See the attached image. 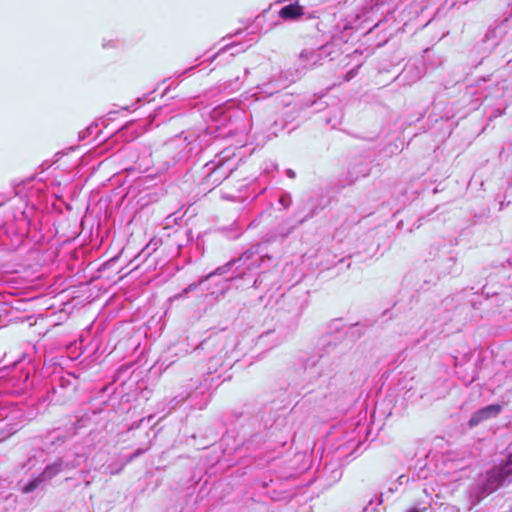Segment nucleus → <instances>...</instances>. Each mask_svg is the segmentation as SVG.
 Segmentation results:
<instances>
[{
  "mask_svg": "<svg viewBox=\"0 0 512 512\" xmlns=\"http://www.w3.org/2000/svg\"><path fill=\"white\" fill-rule=\"evenodd\" d=\"M260 247V244L250 247L238 258L218 267L214 272L200 280L199 283L188 285L182 294H188L200 289L203 295L218 299L230 288L231 283H234L237 288L249 285L255 288L259 287L261 282L260 276H255L261 263L265 259H271L267 254L263 255L260 253Z\"/></svg>",
  "mask_w": 512,
  "mask_h": 512,
  "instance_id": "nucleus-1",
  "label": "nucleus"
},
{
  "mask_svg": "<svg viewBox=\"0 0 512 512\" xmlns=\"http://www.w3.org/2000/svg\"><path fill=\"white\" fill-rule=\"evenodd\" d=\"M238 346L236 336L232 331L222 330L211 334L204 339L195 349L196 353L203 351L207 356V378L212 382L210 374L216 372L219 367L230 364L234 359L232 354Z\"/></svg>",
  "mask_w": 512,
  "mask_h": 512,
  "instance_id": "nucleus-2",
  "label": "nucleus"
},
{
  "mask_svg": "<svg viewBox=\"0 0 512 512\" xmlns=\"http://www.w3.org/2000/svg\"><path fill=\"white\" fill-rule=\"evenodd\" d=\"M512 481V444L508 447L506 461L493 467L484 474H480L469 487V498L473 505L478 504L490 493Z\"/></svg>",
  "mask_w": 512,
  "mask_h": 512,
  "instance_id": "nucleus-3",
  "label": "nucleus"
},
{
  "mask_svg": "<svg viewBox=\"0 0 512 512\" xmlns=\"http://www.w3.org/2000/svg\"><path fill=\"white\" fill-rule=\"evenodd\" d=\"M205 136L182 133L164 144L163 153L171 157L173 164L185 162L203 149L202 137Z\"/></svg>",
  "mask_w": 512,
  "mask_h": 512,
  "instance_id": "nucleus-4",
  "label": "nucleus"
},
{
  "mask_svg": "<svg viewBox=\"0 0 512 512\" xmlns=\"http://www.w3.org/2000/svg\"><path fill=\"white\" fill-rule=\"evenodd\" d=\"M230 156L231 151L225 149L216 155L212 161L206 163L207 176L205 179L208 185L218 186L234 171L235 165L232 163Z\"/></svg>",
  "mask_w": 512,
  "mask_h": 512,
  "instance_id": "nucleus-5",
  "label": "nucleus"
},
{
  "mask_svg": "<svg viewBox=\"0 0 512 512\" xmlns=\"http://www.w3.org/2000/svg\"><path fill=\"white\" fill-rule=\"evenodd\" d=\"M87 459L88 455L84 448L80 451L67 453L62 457L57 458L54 462L46 465L41 472L42 478H44L46 482L50 481L62 472L70 471L79 467L82 463L86 462Z\"/></svg>",
  "mask_w": 512,
  "mask_h": 512,
  "instance_id": "nucleus-6",
  "label": "nucleus"
},
{
  "mask_svg": "<svg viewBox=\"0 0 512 512\" xmlns=\"http://www.w3.org/2000/svg\"><path fill=\"white\" fill-rule=\"evenodd\" d=\"M25 421V415L18 405H0V441L14 434Z\"/></svg>",
  "mask_w": 512,
  "mask_h": 512,
  "instance_id": "nucleus-7",
  "label": "nucleus"
},
{
  "mask_svg": "<svg viewBox=\"0 0 512 512\" xmlns=\"http://www.w3.org/2000/svg\"><path fill=\"white\" fill-rule=\"evenodd\" d=\"M482 294L486 296L487 305L494 307V313L502 318H507L512 313V291H490L487 286L482 288Z\"/></svg>",
  "mask_w": 512,
  "mask_h": 512,
  "instance_id": "nucleus-8",
  "label": "nucleus"
},
{
  "mask_svg": "<svg viewBox=\"0 0 512 512\" xmlns=\"http://www.w3.org/2000/svg\"><path fill=\"white\" fill-rule=\"evenodd\" d=\"M304 378L310 382L327 374L328 359L320 353L305 356L301 360Z\"/></svg>",
  "mask_w": 512,
  "mask_h": 512,
  "instance_id": "nucleus-9",
  "label": "nucleus"
},
{
  "mask_svg": "<svg viewBox=\"0 0 512 512\" xmlns=\"http://www.w3.org/2000/svg\"><path fill=\"white\" fill-rule=\"evenodd\" d=\"M210 388H211L210 379L207 377L203 378V381H201L198 386H195L194 389L192 391H190L189 393H181V394L175 396L174 398H172L169 402V404L171 406L170 410L175 409L178 405L183 403L186 399L190 398L192 401H194V399L200 395L203 397V399H202V403L199 404V408L203 409L204 406H206L208 401L210 400V393H209Z\"/></svg>",
  "mask_w": 512,
  "mask_h": 512,
  "instance_id": "nucleus-10",
  "label": "nucleus"
},
{
  "mask_svg": "<svg viewBox=\"0 0 512 512\" xmlns=\"http://www.w3.org/2000/svg\"><path fill=\"white\" fill-rule=\"evenodd\" d=\"M362 24L363 22H360L359 16H356L353 20L345 19L341 23H338V33L333 35V43H348L353 38L354 33L363 28Z\"/></svg>",
  "mask_w": 512,
  "mask_h": 512,
  "instance_id": "nucleus-11",
  "label": "nucleus"
},
{
  "mask_svg": "<svg viewBox=\"0 0 512 512\" xmlns=\"http://www.w3.org/2000/svg\"><path fill=\"white\" fill-rule=\"evenodd\" d=\"M241 115H245V112L234 109V103L232 101H228L222 106H217L211 111V118L222 126L226 125L228 122L233 126V118L236 119Z\"/></svg>",
  "mask_w": 512,
  "mask_h": 512,
  "instance_id": "nucleus-12",
  "label": "nucleus"
},
{
  "mask_svg": "<svg viewBox=\"0 0 512 512\" xmlns=\"http://www.w3.org/2000/svg\"><path fill=\"white\" fill-rule=\"evenodd\" d=\"M316 209H312L307 215L302 217L301 219L297 220L296 222L291 221L290 219H287L283 222H281L276 228L273 233V235L268 239L270 241L271 239H285L287 238L295 229L297 226L303 224L308 219L312 218L315 215Z\"/></svg>",
  "mask_w": 512,
  "mask_h": 512,
  "instance_id": "nucleus-13",
  "label": "nucleus"
},
{
  "mask_svg": "<svg viewBox=\"0 0 512 512\" xmlns=\"http://www.w3.org/2000/svg\"><path fill=\"white\" fill-rule=\"evenodd\" d=\"M502 411V406L500 404H490L485 406L472 414L469 419L468 425L473 428L479 425L480 423L496 418Z\"/></svg>",
  "mask_w": 512,
  "mask_h": 512,
  "instance_id": "nucleus-14",
  "label": "nucleus"
},
{
  "mask_svg": "<svg viewBox=\"0 0 512 512\" xmlns=\"http://www.w3.org/2000/svg\"><path fill=\"white\" fill-rule=\"evenodd\" d=\"M285 86L286 85L284 83H281L278 80H271L256 86L249 93H251V97L255 100H261L278 93Z\"/></svg>",
  "mask_w": 512,
  "mask_h": 512,
  "instance_id": "nucleus-15",
  "label": "nucleus"
},
{
  "mask_svg": "<svg viewBox=\"0 0 512 512\" xmlns=\"http://www.w3.org/2000/svg\"><path fill=\"white\" fill-rule=\"evenodd\" d=\"M0 379H6L17 390L22 389L29 379V374L26 372H19L16 368L10 369L9 367L0 368Z\"/></svg>",
  "mask_w": 512,
  "mask_h": 512,
  "instance_id": "nucleus-16",
  "label": "nucleus"
},
{
  "mask_svg": "<svg viewBox=\"0 0 512 512\" xmlns=\"http://www.w3.org/2000/svg\"><path fill=\"white\" fill-rule=\"evenodd\" d=\"M329 45L322 46L318 51L304 50L300 55V59L304 62L303 67H312L317 64L321 55L328 53Z\"/></svg>",
  "mask_w": 512,
  "mask_h": 512,
  "instance_id": "nucleus-17",
  "label": "nucleus"
},
{
  "mask_svg": "<svg viewBox=\"0 0 512 512\" xmlns=\"http://www.w3.org/2000/svg\"><path fill=\"white\" fill-rule=\"evenodd\" d=\"M304 14L303 7L298 3H292L282 7L279 16L283 20H297Z\"/></svg>",
  "mask_w": 512,
  "mask_h": 512,
  "instance_id": "nucleus-18",
  "label": "nucleus"
},
{
  "mask_svg": "<svg viewBox=\"0 0 512 512\" xmlns=\"http://www.w3.org/2000/svg\"><path fill=\"white\" fill-rule=\"evenodd\" d=\"M45 482V479L42 478V474L40 473L36 476H33L27 482L20 481L19 486L22 493L28 494L41 488Z\"/></svg>",
  "mask_w": 512,
  "mask_h": 512,
  "instance_id": "nucleus-19",
  "label": "nucleus"
},
{
  "mask_svg": "<svg viewBox=\"0 0 512 512\" xmlns=\"http://www.w3.org/2000/svg\"><path fill=\"white\" fill-rule=\"evenodd\" d=\"M13 309L7 302H0V328L14 320Z\"/></svg>",
  "mask_w": 512,
  "mask_h": 512,
  "instance_id": "nucleus-20",
  "label": "nucleus"
},
{
  "mask_svg": "<svg viewBox=\"0 0 512 512\" xmlns=\"http://www.w3.org/2000/svg\"><path fill=\"white\" fill-rule=\"evenodd\" d=\"M362 512H384L383 494L376 495L365 505Z\"/></svg>",
  "mask_w": 512,
  "mask_h": 512,
  "instance_id": "nucleus-21",
  "label": "nucleus"
},
{
  "mask_svg": "<svg viewBox=\"0 0 512 512\" xmlns=\"http://www.w3.org/2000/svg\"><path fill=\"white\" fill-rule=\"evenodd\" d=\"M372 325H373V323L368 320L358 322V323L352 324L349 327V330L347 333L350 335L351 338L358 339L363 335L364 328L371 327Z\"/></svg>",
  "mask_w": 512,
  "mask_h": 512,
  "instance_id": "nucleus-22",
  "label": "nucleus"
},
{
  "mask_svg": "<svg viewBox=\"0 0 512 512\" xmlns=\"http://www.w3.org/2000/svg\"><path fill=\"white\" fill-rule=\"evenodd\" d=\"M251 46V44H248V45H245L244 43H232V44H227L225 45L224 47H222L218 54H221L223 52H226V51H229V50H234L233 52H231V56H234L235 54H239L241 52H244L247 48H249Z\"/></svg>",
  "mask_w": 512,
  "mask_h": 512,
  "instance_id": "nucleus-23",
  "label": "nucleus"
},
{
  "mask_svg": "<svg viewBox=\"0 0 512 512\" xmlns=\"http://www.w3.org/2000/svg\"><path fill=\"white\" fill-rule=\"evenodd\" d=\"M413 73V79L412 81H415L417 79L421 78V71L418 69V67L414 65L406 66L402 72L399 74L398 78L406 79L409 74Z\"/></svg>",
  "mask_w": 512,
  "mask_h": 512,
  "instance_id": "nucleus-24",
  "label": "nucleus"
},
{
  "mask_svg": "<svg viewBox=\"0 0 512 512\" xmlns=\"http://www.w3.org/2000/svg\"><path fill=\"white\" fill-rule=\"evenodd\" d=\"M458 272L459 270L456 268V259L454 257H448L445 260V273L453 274Z\"/></svg>",
  "mask_w": 512,
  "mask_h": 512,
  "instance_id": "nucleus-25",
  "label": "nucleus"
},
{
  "mask_svg": "<svg viewBox=\"0 0 512 512\" xmlns=\"http://www.w3.org/2000/svg\"><path fill=\"white\" fill-rule=\"evenodd\" d=\"M278 202L284 209H288L292 204L291 194L288 192H282L279 196Z\"/></svg>",
  "mask_w": 512,
  "mask_h": 512,
  "instance_id": "nucleus-26",
  "label": "nucleus"
},
{
  "mask_svg": "<svg viewBox=\"0 0 512 512\" xmlns=\"http://www.w3.org/2000/svg\"><path fill=\"white\" fill-rule=\"evenodd\" d=\"M362 65V62H359L358 64L355 65L354 68L350 69L344 76V80L345 81H350L351 79H353L357 73H358V69L360 68V66Z\"/></svg>",
  "mask_w": 512,
  "mask_h": 512,
  "instance_id": "nucleus-27",
  "label": "nucleus"
},
{
  "mask_svg": "<svg viewBox=\"0 0 512 512\" xmlns=\"http://www.w3.org/2000/svg\"><path fill=\"white\" fill-rule=\"evenodd\" d=\"M253 125H254V121L252 120V122L249 123L248 126L240 127L238 125H235L234 129L239 131V132H250L252 130V128H253Z\"/></svg>",
  "mask_w": 512,
  "mask_h": 512,
  "instance_id": "nucleus-28",
  "label": "nucleus"
},
{
  "mask_svg": "<svg viewBox=\"0 0 512 512\" xmlns=\"http://www.w3.org/2000/svg\"><path fill=\"white\" fill-rule=\"evenodd\" d=\"M108 473L111 475H115L120 473V471L123 469V465L119 466L118 468H113L111 465L107 467Z\"/></svg>",
  "mask_w": 512,
  "mask_h": 512,
  "instance_id": "nucleus-29",
  "label": "nucleus"
},
{
  "mask_svg": "<svg viewBox=\"0 0 512 512\" xmlns=\"http://www.w3.org/2000/svg\"><path fill=\"white\" fill-rule=\"evenodd\" d=\"M147 450V448L145 449H137L131 456H130V460L131 459H134L136 457H138L139 455L143 454L145 451Z\"/></svg>",
  "mask_w": 512,
  "mask_h": 512,
  "instance_id": "nucleus-30",
  "label": "nucleus"
},
{
  "mask_svg": "<svg viewBox=\"0 0 512 512\" xmlns=\"http://www.w3.org/2000/svg\"><path fill=\"white\" fill-rule=\"evenodd\" d=\"M286 175H287V177H289V178H291V179H293V178H295V177H296V173H295V171H294V170H292V169H287V170H286Z\"/></svg>",
  "mask_w": 512,
  "mask_h": 512,
  "instance_id": "nucleus-31",
  "label": "nucleus"
},
{
  "mask_svg": "<svg viewBox=\"0 0 512 512\" xmlns=\"http://www.w3.org/2000/svg\"><path fill=\"white\" fill-rule=\"evenodd\" d=\"M426 511V508H417V507H413L411 509L408 510V512H425Z\"/></svg>",
  "mask_w": 512,
  "mask_h": 512,
  "instance_id": "nucleus-32",
  "label": "nucleus"
},
{
  "mask_svg": "<svg viewBox=\"0 0 512 512\" xmlns=\"http://www.w3.org/2000/svg\"><path fill=\"white\" fill-rule=\"evenodd\" d=\"M404 481H405V482H407V481H408V478H407L405 475H400V476L398 477V482H399V484H403V483H404Z\"/></svg>",
  "mask_w": 512,
  "mask_h": 512,
  "instance_id": "nucleus-33",
  "label": "nucleus"
},
{
  "mask_svg": "<svg viewBox=\"0 0 512 512\" xmlns=\"http://www.w3.org/2000/svg\"><path fill=\"white\" fill-rule=\"evenodd\" d=\"M381 21H379L373 28H368L366 32H362V34H370L374 28H378Z\"/></svg>",
  "mask_w": 512,
  "mask_h": 512,
  "instance_id": "nucleus-34",
  "label": "nucleus"
},
{
  "mask_svg": "<svg viewBox=\"0 0 512 512\" xmlns=\"http://www.w3.org/2000/svg\"><path fill=\"white\" fill-rule=\"evenodd\" d=\"M284 97H285V98H287V100H282V102H283L286 106H289V105H290V99H291V96H290V95H285Z\"/></svg>",
  "mask_w": 512,
  "mask_h": 512,
  "instance_id": "nucleus-35",
  "label": "nucleus"
},
{
  "mask_svg": "<svg viewBox=\"0 0 512 512\" xmlns=\"http://www.w3.org/2000/svg\"><path fill=\"white\" fill-rule=\"evenodd\" d=\"M113 46H114V44H113V42H112V41H110V42H108V43H105V42L103 43V47H104V48H106V47H113Z\"/></svg>",
  "mask_w": 512,
  "mask_h": 512,
  "instance_id": "nucleus-36",
  "label": "nucleus"
},
{
  "mask_svg": "<svg viewBox=\"0 0 512 512\" xmlns=\"http://www.w3.org/2000/svg\"><path fill=\"white\" fill-rule=\"evenodd\" d=\"M334 474H335V477L340 478L342 473L340 470H335Z\"/></svg>",
  "mask_w": 512,
  "mask_h": 512,
  "instance_id": "nucleus-37",
  "label": "nucleus"
},
{
  "mask_svg": "<svg viewBox=\"0 0 512 512\" xmlns=\"http://www.w3.org/2000/svg\"><path fill=\"white\" fill-rule=\"evenodd\" d=\"M357 56H361V53H359L358 50H355L354 53L352 54V57H357Z\"/></svg>",
  "mask_w": 512,
  "mask_h": 512,
  "instance_id": "nucleus-38",
  "label": "nucleus"
},
{
  "mask_svg": "<svg viewBox=\"0 0 512 512\" xmlns=\"http://www.w3.org/2000/svg\"><path fill=\"white\" fill-rule=\"evenodd\" d=\"M88 472L86 471H81L80 474L81 476L85 479L86 478V475H87Z\"/></svg>",
  "mask_w": 512,
  "mask_h": 512,
  "instance_id": "nucleus-39",
  "label": "nucleus"
},
{
  "mask_svg": "<svg viewBox=\"0 0 512 512\" xmlns=\"http://www.w3.org/2000/svg\"><path fill=\"white\" fill-rule=\"evenodd\" d=\"M504 206H505V203L501 202L500 203V210H502L504 208Z\"/></svg>",
  "mask_w": 512,
  "mask_h": 512,
  "instance_id": "nucleus-40",
  "label": "nucleus"
},
{
  "mask_svg": "<svg viewBox=\"0 0 512 512\" xmlns=\"http://www.w3.org/2000/svg\"><path fill=\"white\" fill-rule=\"evenodd\" d=\"M90 483H91V481H89V480H85V485H86V486H89V485H90Z\"/></svg>",
  "mask_w": 512,
  "mask_h": 512,
  "instance_id": "nucleus-41",
  "label": "nucleus"
},
{
  "mask_svg": "<svg viewBox=\"0 0 512 512\" xmlns=\"http://www.w3.org/2000/svg\"><path fill=\"white\" fill-rule=\"evenodd\" d=\"M229 86H231V83L226 84V85L224 86V89H228V88H229Z\"/></svg>",
  "mask_w": 512,
  "mask_h": 512,
  "instance_id": "nucleus-42",
  "label": "nucleus"
},
{
  "mask_svg": "<svg viewBox=\"0 0 512 512\" xmlns=\"http://www.w3.org/2000/svg\"><path fill=\"white\" fill-rule=\"evenodd\" d=\"M385 21H386V22H388V21H389V14H386Z\"/></svg>",
  "mask_w": 512,
  "mask_h": 512,
  "instance_id": "nucleus-43",
  "label": "nucleus"
}]
</instances>
